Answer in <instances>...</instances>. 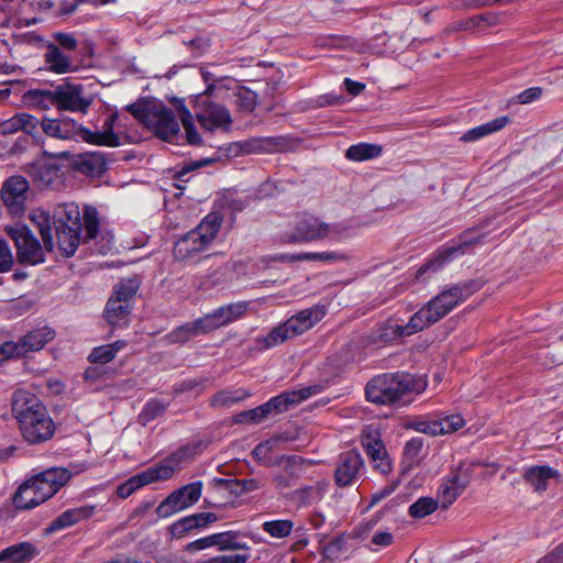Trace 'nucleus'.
Here are the masks:
<instances>
[{"label":"nucleus","mask_w":563,"mask_h":563,"mask_svg":"<svg viewBox=\"0 0 563 563\" xmlns=\"http://www.w3.org/2000/svg\"><path fill=\"white\" fill-rule=\"evenodd\" d=\"M53 218L58 249L66 257L75 254L80 241L87 243L99 232L98 211L90 206H86L81 214L75 202L60 203L55 207Z\"/></svg>","instance_id":"nucleus-1"},{"label":"nucleus","mask_w":563,"mask_h":563,"mask_svg":"<svg viewBox=\"0 0 563 563\" xmlns=\"http://www.w3.org/2000/svg\"><path fill=\"white\" fill-rule=\"evenodd\" d=\"M12 413L23 439L30 444L48 441L56 426L40 398L27 390L19 389L12 396Z\"/></svg>","instance_id":"nucleus-2"},{"label":"nucleus","mask_w":563,"mask_h":563,"mask_svg":"<svg viewBox=\"0 0 563 563\" xmlns=\"http://www.w3.org/2000/svg\"><path fill=\"white\" fill-rule=\"evenodd\" d=\"M349 235L350 230L345 223H329L312 213L302 212L295 216L289 229L280 234V241L301 244L322 240L341 241Z\"/></svg>","instance_id":"nucleus-3"},{"label":"nucleus","mask_w":563,"mask_h":563,"mask_svg":"<svg viewBox=\"0 0 563 563\" xmlns=\"http://www.w3.org/2000/svg\"><path fill=\"white\" fill-rule=\"evenodd\" d=\"M118 114H111L103 123L102 131L92 132L70 118L52 119L43 118L40 122L42 131L49 137L57 140H71L80 137L82 141L103 146L120 145L119 136L113 132Z\"/></svg>","instance_id":"nucleus-4"},{"label":"nucleus","mask_w":563,"mask_h":563,"mask_svg":"<svg viewBox=\"0 0 563 563\" xmlns=\"http://www.w3.org/2000/svg\"><path fill=\"white\" fill-rule=\"evenodd\" d=\"M426 383L409 373H388L371 379L365 389L366 399L377 405H391L410 393H420Z\"/></svg>","instance_id":"nucleus-5"},{"label":"nucleus","mask_w":563,"mask_h":563,"mask_svg":"<svg viewBox=\"0 0 563 563\" xmlns=\"http://www.w3.org/2000/svg\"><path fill=\"white\" fill-rule=\"evenodd\" d=\"M479 288L481 284L478 282L470 280L442 290L416 312L417 320L420 319L424 329L431 327L449 314L457 305L479 290Z\"/></svg>","instance_id":"nucleus-6"},{"label":"nucleus","mask_w":563,"mask_h":563,"mask_svg":"<svg viewBox=\"0 0 563 563\" xmlns=\"http://www.w3.org/2000/svg\"><path fill=\"white\" fill-rule=\"evenodd\" d=\"M27 100L48 108L49 104L55 106L58 110L71 112H87L92 100L84 93L81 85L64 82L58 85L54 90H30Z\"/></svg>","instance_id":"nucleus-7"},{"label":"nucleus","mask_w":563,"mask_h":563,"mask_svg":"<svg viewBox=\"0 0 563 563\" xmlns=\"http://www.w3.org/2000/svg\"><path fill=\"white\" fill-rule=\"evenodd\" d=\"M221 225L222 217L219 213L206 216L194 230L175 243V257L178 261H188L205 252L216 239Z\"/></svg>","instance_id":"nucleus-8"},{"label":"nucleus","mask_w":563,"mask_h":563,"mask_svg":"<svg viewBox=\"0 0 563 563\" xmlns=\"http://www.w3.org/2000/svg\"><path fill=\"white\" fill-rule=\"evenodd\" d=\"M216 86L209 84L202 93L195 97L196 118L202 129L213 132L217 129L228 130L232 123L229 110L210 100Z\"/></svg>","instance_id":"nucleus-9"},{"label":"nucleus","mask_w":563,"mask_h":563,"mask_svg":"<svg viewBox=\"0 0 563 563\" xmlns=\"http://www.w3.org/2000/svg\"><path fill=\"white\" fill-rule=\"evenodd\" d=\"M140 287L137 279L122 280L114 287L112 296L109 298L104 318L112 327H123L129 322L131 312V300Z\"/></svg>","instance_id":"nucleus-10"},{"label":"nucleus","mask_w":563,"mask_h":563,"mask_svg":"<svg viewBox=\"0 0 563 563\" xmlns=\"http://www.w3.org/2000/svg\"><path fill=\"white\" fill-rule=\"evenodd\" d=\"M84 471L80 465L69 467H52L33 476L25 483L32 486L40 501H46L54 496L69 479Z\"/></svg>","instance_id":"nucleus-11"},{"label":"nucleus","mask_w":563,"mask_h":563,"mask_svg":"<svg viewBox=\"0 0 563 563\" xmlns=\"http://www.w3.org/2000/svg\"><path fill=\"white\" fill-rule=\"evenodd\" d=\"M4 232L14 242L20 263L35 265L44 262V251L25 224L7 225Z\"/></svg>","instance_id":"nucleus-12"},{"label":"nucleus","mask_w":563,"mask_h":563,"mask_svg":"<svg viewBox=\"0 0 563 563\" xmlns=\"http://www.w3.org/2000/svg\"><path fill=\"white\" fill-rule=\"evenodd\" d=\"M202 483L200 481L187 484L168 495L156 508L159 518H167L181 511L201 497Z\"/></svg>","instance_id":"nucleus-13"},{"label":"nucleus","mask_w":563,"mask_h":563,"mask_svg":"<svg viewBox=\"0 0 563 563\" xmlns=\"http://www.w3.org/2000/svg\"><path fill=\"white\" fill-rule=\"evenodd\" d=\"M53 336V332L46 328L36 329L26 333L19 342H4L0 346V352L4 357L24 356L30 352L42 350Z\"/></svg>","instance_id":"nucleus-14"},{"label":"nucleus","mask_w":563,"mask_h":563,"mask_svg":"<svg viewBox=\"0 0 563 563\" xmlns=\"http://www.w3.org/2000/svg\"><path fill=\"white\" fill-rule=\"evenodd\" d=\"M29 181L20 175L8 178L1 188L2 200L12 216H21L25 210Z\"/></svg>","instance_id":"nucleus-15"},{"label":"nucleus","mask_w":563,"mask_h":563,"mask_svg":"<svg viewBox=\"0 0 563 563\" xmlns=\"http://www.w3.org/2000/svg\"><path fill=\"white\" fill-rule=\"evenodd\" d=\"M173 477V471L169 466H152L141 473L130 477L126 482L117 488V495L120 498H128L136 489L159 481H166Z\"/></svg>","instance_id":"nucleus-16"},{"label":"nucleus","mask_w":563,"mask_h":563,"mask_svg":"<svg viewBox=\"0 0 563 563\" xmlns=\"http://www.w3.org/2000/svg\"><path fill=\"white\" fill-rule=\"evenodd\" d=\"M364 461L357 451H347L339 455L334 471L335 484L340 487L353 485L361 475Z\"/></svg>","instance_id":"nucleus-17"},{"label":"nucleus","mask_w":563,"mask_h":563,"mask_svg":"<svg viewBox=\"0 0 563 563\" xmlns=\"http://www.w3.org/2000/svg\"><path fill=\"white\" fill-rule=\"evenodd\" d=\"M247 303L244 301L222 306L201 317V322L208 332L224 327L245 314Z\"/></svg>","instance_id":"nucleus-18"},{"label":"nucleus","mask_w":563,"mask_h":563,"mask_svg":"<svg viewBox=\"0 0 563 563\" xmlns=\"http://www.w3.org/2000/svg\"><path fill=\"white\" fill-rule=\"evenodd\" d=\"M280 470L273 476V484L278 490L292 487L301 476L303 462L296 455H284L278 460Z\"/></svg>","instance_id":"nucleus-19"},{"label":"nucleus","mask_w":563,"mask_h":563,"mask_svg":"<svg viewBox=\"0 0 563 563\" xmlns=\"http://www.w3.org/2000/svg\"><path fill=\"white\" fill-rule=\"evenodd\" d=\"M155 119L150 120L146 128L164 141H169L179 132V123L173 111L164 106L154 104Z\"/></svg>","instance_id":"nucleus-20"},{"label":"nucleus","mask_w":563,"mask_h":563,"mask_svg":"<svg viewBox=\"0 0 563 563\" xmlns=\"http://www.w3.org/2000/svg\"><path fill=\"white\" fill-rule=\"evenodd\" d=\"M422 330L424 328L420 319L417 320V313H415L406 324H401L395 319H388L378 329V339L384 343H393L400 338L412 335Z\"/></svg>","instance_id":"nucleus-21"},{"label":"nucleus","mask_w":563,"mask_h":563,"mask_svg":"<svg viewBox=\"0 0 563 563\" xmlns=\"http://www.w3.org/2000/svg\"><path fill=\"white\" fill-rule=\"evenodd\" d=\"M319 391V386H309L298 390L286 391L269 399L265 402V406L269 413H282Z\"/></svg>","instance_id":"nucleus-22"},{"label":"nucleus","mask_w":563,"mask_h":563,"mask_svg":"<svg viewBox=\"0 0 563 563\" xmlns=\"http://www.w3.org/2000/svg\"><path fill=\"white\" fill-rule=\"evenodd\" d=\"M325 316L323 307L314 306L291 316L285 322L294 338L303 334Z\"/></svg>","instance_id":"nucleus-23"},{"label":"nucleus","mask_w":563,"mask_h":563,"mask_svg":"<svg viewBox=\"0 0 563 563\" xmlns=\"http://www.w3.org/2000/svg\"><path fill=\"white\" fill-rule=\"evenodd\" d=\"M96 512V506L86 505L77 508L67 509L56 517L46 528L48 533L71 527L82 520L92 517Z\"/></svg>","instance_id":"nucleus-24"},{"label":"nucleus","mask_w":563,"mask_h":563,"mask_svg":"<svg viewBox=\"0 0 563 563\" xmlns=\"http://www.w3.org/2000/svg\"><path fill=\"white\" fill-rule=\"evenodd\" d=\"M44 62L47 69L55 74H67L76 68L73 59L54 43L45 46Z\"/></svg>","instance_id":"nucleus-25"},{"label":"nucleus","mask_w":563,"mask_h":563,"mask_svg":"<svg viewBox=\"0 0 563 563\" xmlns=\"http://www.w3.org/2000/svg\"><path fill=\"white\" fill-rule=\"evenodd\" d=\"M559 476V471L548 465L527 467L522 474L523 479L531 485L537 493L545 492L549 481L558 478Z\"/></svg>","instance_id":"nucleus-26"},{"label":"nucleus","mask_w":563,"mask_h":563,"mask_svg":"<svg viewBox=\"0 0 563 563\" xmlns=\"http://www.w3.org/2000/svg\"><path fill=\"white\" fill-rule=\"evenodd\" d=\"M468 485L466 476H461L460 473L452 474L440 487L438 501L442 508L451 506L455 499L464 492Z\"/></svg>","instance_id":"nucleus-27"},{"label":"nucleus","mask_w":563,"mask_h":563,"mask_svg":"<svg viewBox=\"0 0 563 563\" xmlns=\"http://www.w3.org/2000/svg\"><path fill=\"white\" fill-rule=\"evenodd\" d=\"M74 167L88 176H99L106 170V159L100 152L78 154L73 161Z\"/></svg>","instance_id":"nucleus-28"},{"label":"nucleus","mask_w":563,"mask_h":563,"mask_svg":"<svg viewBox=\"0 0 563 563\" xmlns=\"http://www.w3.org/2000/svg\"><path fill=\"white\" fill-rule=\"evenodd\" d=\"M329 482L325 479L317 481L311 485L298 488L292 492V498L301 506L312 505L320 501L328 489Z\"/></svg>","instance_id":"nucleus-29"},{"label":"nucleus","mask_w":563,"mask_h":563,"mask_svg":"<svg viewBox=\"0 0 563 563\" xmlns=\"http://www.w3.org/2000/svg\"><path fill=\"white\" fill-rule=\"evenodd\" d=\"M38 121L27 113H19L0 122V135H11L19 131L32 133Z\"/></svg>","instance_id":"nucleus-30"},{"label":"nucleus","mask_w":563,"mask_h":563,"mask_svg":"<svg viewBox=\"0 0 563 563\" xmlns=\"http://www.w3.org/2000/svg\"><path fill=\"white\" fill-rule=\"evenodd\" d=\"M37 553L36 548L30 542H21L5 548L0 552V562L26 563Z\"/></svg>","instance_id":"nucleus-31"},{"label":"nucleus","mask_w":563,"mask_h":563,"mask_svg":"<svg viewBox=\"0 0 563 563\" xmlns=\"http://www.w3.org/2000/svg\"><path fill=\"white\" fill-rule=\"evenodd\" d=\"M475 242L476 241L464 239L462 244L444 250L443 252L439 253L433 260H431L430 262H428L427 264L421 266L418 269L416 277L418 279H420L423 276V274H426L429 271H432V272L439 271L443 266V264L446 261H449L452 256H454L457 253H461V254L464 253V247L467 245H471Z\"/></svg>","instance_id":"nucleus-32"},{"label":"nucleus","mask_w":563,"mask_h":563,"mask_svg":"<svg viewBox=\"0 0 563 563\" xmlns=\"http://www.w3.org/2000/svg\"><path fill=\"white\" fill-rule=\"evenodd\" d=\"M509 122L508 117H499L496 118L489 122H486L482 125L475 126L463 134L461 137L464 142H473L476 140H479L481 137H484L488 134L495 133L500 131L506 126V124Z\"/></svg>","instance_id":"nucleus-33"},{"label":"nucleus","mask_w":563,"mask_h":563,"mask_svg":"<svg viewBox=\"0 0 563 563\" xmlns=\"http://www.w3.org/2000/svg\"><path fill=\"white\" fill-rule=\"evenodd\" d=\"M200 322L201 318L176 328L167 335L168 341L170 343H184L189 341L192 336L207 333L205 325Z\"/></svg>","instance_id":"nucleus-34"},{"label":"nucleus","mask_w":563,"mask_h":563,"mask_svg":"<svg viewBox=\"0 0 563 563\" xmlns=\"http://www.w3.org/2000/svg\"><path fill=\"white\" fill-rule=\"evenodd\" d=\"M240 539L241 533L239 531H225L213 534L214 547H218L220 551H249L250 547L247 543L242 542Z\"/></svg>","instance_id":"nucleus-35"},{"label":"nucleus","mask_w":563,"mask_h":563,"mask_svg":"<svg viewBox=\"0 0 563 563\" xmlns=\"http://www.w3.org/2000/svg\"><path fill=\"white\" fill-rule=\"evenodd\" d=\"M198 444H187L172 453L167 459H165L159 464L155 466H169L173 471V474L176 470L179 468L180 464L194 459L199 452Z\"/></svg>","instance_id":"nucleus-36"},{"label":"nucleus","mask_w":563,"mask_h":563,"mask_svg":"<svg viewBox=\"0 0 563 563\" xmlns=\"http://www.w3.org/2000/svg\"><path fill=\"white\" fill-rule=\"evenodd\" d=\"M382 154V146L369 143H358L351 145L346 152L345 157L353 162H363L373 159Z\"/></svg>","instance_id":"nucleus-37"},{"label":"nucleus","mask_w":563,"mask_h":563,"mask_svg":"<svg viewBox=\"0 0 563 563\" xmlns=\"http://www.w3.org/2000/svg\"><path fill=\"white\" fill-rule=\"evenodd\" d=\"M32 222L37 227L42 236L44 247L47 252L54 249V239L52 234V228L49 224L48 213L37 210L31 214Z\"/></svg>","instance_id":"nucleus-38"},{"label":"nucleus","mask_w":563,"mask_h":563,"mask_svg":"<svg viewBox=\"0 0 563 563\" xmlns=\"http://www.w3.org/2000/svg\"><path fill=\"white\" fill-rule=\"evenodd\" d=\"M292 334L288 329L286 322L273 328L269 333L263 338L257 339V342L262 349H272L284 342L292 339Z\"/></svg>","instance_id":"nucleus-39"},{"label":"nucleus","mask_w":563,"mask_h":563,"mask_svg":"<svg viewBox=\"0 0 563 563\" xmlns=\"http://www.w3.org/2000/svg\"><path fill=\"white\" fill-rule=\"evenodd\" d=\"M250 396V391L243 388L235 390H221L213 395L210 400V405L212 407H232Z\"/></svg>","instance_id":"nucleus-40"},{"label":"nucleus","mask_w":563,"mask_h":563,"mask_svg":"<svg viewBox=\"0 0 563 563\" xmlns=\"http://www.w3.org/2000/svg\"><path fill=\"white\" fill-rule=\"evenodd\" d=\"M283 260L295 261H320V262H338L346 261L347 256L339 252H306L299 254L283 255Z\"/></svg>","instance_id":"nucleus-41"},{"label":"nucleus","mask_w":563,"mask_h":563,"mask_svg":"<svg viewBox=\"0 0 563 563\" xmlns=\"http://www.w3.org/2000/svg\"><path fill=\"white\" fill-rule=\"evenodd\" d=\"M366 454L377 472L383 475H388L393 471V463L385 444L378 445L375 449L366 451Z\"/></svg>","instance_id":"nucleus-42"},{"label":"nucleus","mask_w":563,"mask_h":563,"mask_svg":"<svg viewBox=\"0 0 563 563\" xmlns=\"http://www.w3.org/2000/svg\"><path fill=\"white\" fill-rule=\"evenodd\" d=\"M42 503L37 499V495L32 489V486L26 483H23L13 496L15 508L21 510L32 509Z\"/></svg>","instance_id":"nucleus-43"},{"label":"nucleus","mask_w":563,"mask_h":563,"mask_svg":"<svg viewBox=\"0 0 563 563\" xmlns=\"http://www.w3.org/2000/svg\"><path fill=\"white\" fill-rule=\"evenodd\" d=\"M176 109L185 129L188 143L191 145L200 144L201 139L195 129L194 118L190 111L184 106L183 101L177 102Z\"/></svg>","instance_id":"nucleus-44"},{"label":"nucleus","mask_w":563,"mask_h":563,"mask_svg":"<svg viewBox=\"0 0 563 563\" xmlns=\"http://www.w3.org/2000/svg\"><path fill=\"white\" fill-rule=\"evenodd\" d=\"M58 168L49 164H36L31 167L33 179L43 187L51 186L58 177Z\"/></svg>","instance_id":"nucleus-45"},{"label":"nucleus","mask_w":563,"mask_h":563,"mask_svg":"<svg viewBox=\"0 0 563 563\" xmlns=\"http://www.w3.org/2000/svg\"><path fill=\"white\" fill-rule=\"evenodd\" d=\"M423 440L422 438H412L405 444L404 463L407 467L417 466L422 459Z\"/></svg>","instance_id":"nucleus-46"},{"label":"nucleus","mask_w":563,"mask_h":563,"mask_svg":"<svg viewBox=\"0 0 563 563\" xmlns=\"http://www.w3.org/2000/svg\"><path fill=\"white\" fill-rule=\"evenodd\" d=\"M168 407V402L158 400V399H150L143 407L141 413L139 415V421L145 426L150 421L163 415Z\"/></svg>","instance_id":"nucleus-47"},{"label":"nucleus","mask_w":563,"mask_h":563,"mask_svg":"<svg viewBox=\"0 0 563 563\" xmlns=\"http://www.w3.org/2000/svg\"><path fill=\"white\" fill-rule=\"evenodd\" d=\"M439 501L431 497H421L409 507L412 518H424L437 510Z\"/></svg>","instance_id":"nucleus-48"},{"label":"nucleus","mask_w":563,"mask_h":563,"mask_svg":"<svg viewBox=\"0 0 563 563\" xmlns=\"http://www.w3.org/2000/svg\"><path fill=\"white\" fill-rule=\"evenodd\" d=\"M434 421L437 429H441V434L453 433L465 426V420L459 413L443 416Z\"/></svg>","instance_id":"nucleus-49"},{"label":"nucleus","mask_w":563,"mask_h":563,"mask_svg":"<svg viewBox=\"0 0 563 563\" xmlns=\"http://www.w3.org/2000/svg\"><path fill=\"white\" fill-rule=\"evenodd\" d=\"M285 145V140L282 136H268L252 139L247 142V146L255 152H265L279 148Z\"/></svg>","instance_id":"nucleus-50"},{"label":"nucleus","mask_w":563,"mask_h":563,"mask_svg":"<svg viewBox=\"0 0 563 563\" xmlns=\"http://www.w3.org/2000/svg\"><path fill=\"white\" fill-rule=\"evenodd\" d=\"M294 523L290 520H273L263 525V530L274 538H285L292 531Z\"/></svg>","instance_id":"nucleus-51"},{"label":"nucleus","mask_w":563,"mask_h":563,"mask_svg":"<svg viewBox=\"0 0 563 563\" xmlns=\"http://www.w3.org/2000/svg\"><path fill=\"white\" fill-rule=\"evenodd\" d=\"M126 110L135 118L137 119L142 124L145 126L147 125L148 121L155 119L154 111V104H146V103H132L126 107Z\"/></svg>","instance_id":"nucleus-52"},{"label":"nucleus","mask_w":563,"mask_h":563,"mask_svg":"<svg viewBox=\"0 0 563 563\" xmlns=\"http://www.w3.org/2000/svg\"><path fill=\"white\" fill-rule=\"evenodd\" d=\"M361 443L365 452L384 444L380 432L373 427H366L362 431Z\"/></svg>","instance_id":"nucleus-53"},{"label":"nucleus","mask_w":563,"mask_h":563,"mask_svg":"<svg viewBox=\"0 0 563 563\" xmlns=\"http://www.w3.org/2000/svg\"><path fill=\"white\" fill-rule=\"evenodd\" d=\"M197 525L198 523L196 522L195 515L187 516L172 525L170 533L175 538H183L186 534V532L198 528Z\"/></svg>","instance_id":"nucleus-54"},{"label":"nucleus","mask_w":563,"mask_h":563,"mask_svg":"<svg viewBox=\"0 0 563 563\" xmlns=\"http://www.w3.org/2000/svg\"><path fill=\"white\" fill-rule=\"evenodd\" d=\"M235 103L245 112H251L256 106V93L250 89H240L236 93Z\"/></svg>","instance_id":"nucleus-55"},{"label":"nucleus","mask_w":563,"mask_h":563,"mask_svg":"<svg viewBox=\"0 0 563 563\" xmlns=\"http://www.w3.org/2000/svg\"><path fill=\"white\" fill-rule=\"evenodd\" d=\"M114 357L115 356L113 355L109 344L95 347L89 355V360L91 363H101V364H106V363L112 361Z\"/></svg>","instance_id":"nucleus-56"},{"label":"nucleus","mask_w":563,"mask_h":563,"mask_svg":"<svg viewBox=\"0 0 563 563\" xmlns=\"http://www.w3.org/2000/svg\"><path fill=\"white\" fill-rule=\"evenodd\" d=\"M13 265V255L8 243L0 239V273L9 272Z\"/></svg>","instance_id":"nucleus-57"},{"label":"nucleus","mask_w":563,"mask_h":563,"mask_svg":"<svg viewBox=\"0 0 563 563\" xmlns=\"http://www.w3.org/2000/svg\"><path fill=\"white\" fill-rule=\"evenodd\" d=\"M53 37L55 38V44L58 45L59 49L63 48L65 51L71 52L77 48L78 42L71 34L58 32L55 33Z\"/></svg>","instance_id":"nucleus-58"},{"label":"nucleus","mask_w":563,"mask_h":563,"mask_svg":"<svg viewBox=\"0 0 563 563\" xmlns=\"http://www.w3.org/2000/svg\"><path fill=\"white\" fill-rule=\"evenodd\" d=\"M249 553H236L230 555H219L198 563H246Z\"/></svg>","instance_id":"nucleus-59"},{"label":"nucleus","mask_w":563,"mask_h":563,"mask_svg":"<svg viewBox=\"0 0 563 563\" xmlns=\"http://www.w3.org/2000/svg\"><path fill=\"white\" fill-rule=\"evenodd\" d=\"M410 427L421 433L430 434V435H441V429H437V424L433 420H420L415 421L410 424Z\"/></svg>","instance_id":"nucleus-60"},{"label":"nucleus","mask_w":563,"mask_h":563,"mask_svg":"<svg viewBox=\"0 0 563 563\" xmlns=\"http://www.w3.org/2000/svg\"><path fill=\"white\" fill-rule=\"evenodd\" d=\"M239 485H242L239 492L244 495L261 489L264 487L265 482L262 478H244L240 481Z\"/></svg>","instance_id":"nucleus-61"},{"label":"nucleus","mask_w":563,"mask_h":563,"mask_svg":"<svg viewBox=\"0 0 563 563\" xmlns=\"http://www.w3.org/2000/svg\"><path fill=\"white\" fill-rule=\"evenodd\" d=\"M542 95V90L539 87L528 88L517 96L518 102L526 104L539 99Z\"/></svg>","instance_id":"nucleus-62"},{"label":"nucleus","mask_w":563,"mask_h":563,"mask_svg":"<svg viewBox=\"0 0 563 563\" xmlns=\"http://www.w3.org/2000/svg\"><path fill=\"white\" fill-rule=\"evenodd\" d=\"M247 415H250V422L260 423L271 413L265 404H263L254 409L247 410Z\"/></svg>","instance_id":"nucleus-63"},{"label":"nucleus","mask_w":563,"mask_h":563,"mask_svg":"<svg viewBox=\"0 0 563 563\" xmlns=\"http://www.w3.org/2000/svg\"><path fill=\"white\" fill-rule=\"evenodd\" d=\"M537 563H563V544L559 545L551 554L542 558Z\"/></svg>","instance_id":"nucleus-64"}]
</instances>
